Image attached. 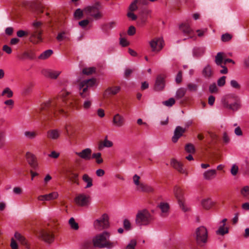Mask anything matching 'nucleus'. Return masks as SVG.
<instances>
[{
  "instance_id": "obj_54",
  "label": "nucleus",
  "mask_w": 249,
  "mask_h": 249,
  "mask_svg": "<svg viewBox=\"0 0 249 249\" xmlns=\"http://www.w3.org/2000/svg\"><path fill=\"white\" fill-rule=\"evenodd\" d=\"M230 85L233 88L239 89L241 88L240 84L235 80H231L230 82Z\"/></svg>"
},
{
  "instance_id": "obj_52",
  "label": "nucleus",
  "mask_w": 249,
  "mask_h": 249,
  "mask_svg": "<svg viewBox=\"0 0 249 249\" xmlns=\"http://www.w3.org/2000/svg\"><path fill=\"white\" fill-rule=\"evenodd\" d=\"M95 71V69L93 67L86 68L83 70V73L84 74L89 75L93 73Z\"/></svg>"
},
{
  "instance_id": "obj_26",
  "label": "nucleus",
  "mask_w": 249,
  "mask_h": 249,
  "mask_svg": "<svg viewBox=\"0 0 249 249\" xmlns=\"http://www.w3.org/2000/svg\"><path fill=\"white\" fill-rule=\"evenodd\" d=\"M201 204L203 208L207 210L211 209L214 205V203L209 198L203 199Z\"/></svg>"
},
{
  "instance_id": "obj_37",
  "label": "nucleus",
  "mask_w": 249,
  "mask_h": 249,
  "mask_svg": "<svg viewBox=\"0 0 249 249\" xmlns=\"http://www.w3.org/2000/svg\"><path fill=\"white\" fill-rule=\"evenodd\" d=\"M53 52L52 50H47L40 54L38 56V58L41 60L46 59L53 54Z\"/></svg>"
},
{
  "instance_id": "obj_35",
  "label": "nucleus",
  "mask_w": 249,
  "mask_h": 249,
  "mask_svg": "<svg viewBox=\"0 0 249 249\" xmlns=\"http://www.w3.org/2000/svg\"><path fill=\"white\" fill-rule=\"evenodd\" d=\"M24 136L28 139H34L38 135L36 131H26L24 133Z\"/></svg>"
},
{
  "instance_id": "obj_30",
  "label": "nucleus",
  "mask_w": 249,
  "mask_h": 249,
  "mask_svg": "<svg viewBox=\"0 0 249 249\" xmlns=\"http://www.w3.org/2000/svg\"><path fill=\"white\" fill-rule=\"evenodd\" d=\"M82 180L83 181L87 183L85 188H89L93 186L92 178L90 177L88 174H85L82 176Z\"/></svg>"
},
{
  "instance_id": "obj_3",
  "label": "nucleus",
  "mask_w": 249,
  "mask_h": 249,
  "mask_svg": "<svg viewBox=\"0 0 249 249\" xmlns=\"http://www.w3.org/2000/svg\"><path fill=\"white\" fill-rule=\"evenodd\" d=\"M222 103L224 107L233 111L240 107V100L238 96L233 94L225 95L222 99Z\"/></svg>"
},
{
  "instance_id": "obj_47",
  "label": "nucleus",
  "mask_w": 249,
  "mask_h": 249,
  "mask_svg": "<svg viewBox=\"0 0 249 249\" xmlns=\"http://www.w3.org/2000/svg\"><path fill=\"white\" fill-rule=\"evenodd\" d=\"M136 245L137 240L135 239H133L130 241L125 249H135Z\"/></svg>"
},
{
  "instance_id": "obj_33",
  "label": "nucleus",
  "mask_w": 249,
  "mask_h": 249,
  "mask_svg": "<svg viewBox=\"0 0 249 249\" xmlns=\"http://www.w3.org/2000/svg\"><path fill=\"white\" fill-rule=\"evenodd\" d=\"M68 178L69 179L74 183L78 184V174L72 171L69 173Z\"/></svg>"
},
{
  "instance_id": "obj_49",
  "label": "nucleus",
  "mask_w": 249,
  "mask_h": 249,
  "mask_svg": "<svg viewBox=\"0 0 249 249\" xmlns=\"http://www.w3.org/2000/svg\"><path fill=\"white\" fill-rule=\"evenodd\" d=\"M175 103V100L173 98H170L168 100L162 102V104L166 107H171Z\"/></svg>"
},
{
  "instance_id": "obj_31",
  "label": "nucleus",
  "mask_w": 249,
  "mask_h": 249,
  "mask_svg": "<svg viewBox=\"0 0 249 249\" xmlns=\"http://www.w3.org/2000/svg\"><path fill=\"white\" fill-rule=\"evenodd\" d=\"M202 75L206 78H209L212 76L213 74V71L211 67L209 65H207L205 66L202 71Z\"/></svg>"
},
{
  "instance_id": "obj_61",
  "label": "nucleus",
  "mask_w": 249,
  "mask_h": 249,
  "mask_svg": "<svg viewBox=\"0 0 249 249\" xmlns=\"http://www.w3.org/2000/svg\"><path fill=\"white\" fill-rule=\"evenodd\" d=\"M218 89L215 84L211 85L209 87V91L211 93H216L217 92Z\"/></svg>"
},
{
  "instance_id": "obj_56",
  "label": "nucleus",
  "mask_w": 249,
  "mask_h": 249,
  "mask_svg": "<svg viewBox=\"0 0 249 249\" xmlns=\"http://www.w3.org/2000/svg\"><path fill=\"white\" fill-rule=\"evenodd\" d=\"M123 226L124 229L126 230H130L131 229V223L127 219H124L123 221Z\"/></svg>"
},
{
  "instance_id": "obj_4",
  "label": "nucleus",
  "mask_w": 249,
  "mask_h": 249,
  "mask_svg": "<svg viewBox=\"0 0 249 249\" xmlns=\"http://www.w3.org/2000/svg\"><path fill=\"white\" fill-rule=\"evenodd\" d=\"M42 22L35 21L32 24V30L29 32L30 40L34 43H37L42 40L41 35Z\"/></svg>"
},
{
  "instance_id": "obj_25",
  "label": "nucleus",
  "mask_w": 249,
  "mask_h": 249,
  "mask_svg": "<svg viewBox=\"0 0 249 249\" xmlns=\"http://www.w3.org/2000/svg\"><path fill=\"white\" fill-rule=\"evenodd\" d=\"M69 93V92L66 90H62L59 93V97L55 99L57 102H58V101H60V102L58 103V106L60 108H62V107L64 105L66 98Z\"/></svg>"
},
{
  "instance_id": "obj_16",
  "label": "nucleus",
  "mask_w": 249,
  "mask_h": 249,
  "mask_svg": "<svg viewBox=\"0 0 249 249\" xmlns=\"http://www.w3.org/2000/svg\"><path fill=\"white\" fill-rule=\"evenodd\" d=\"M125 124L124 118L119 113L114 115L112 119V124L116 127H122Z\"/></svg>"
},
{
  "instance_id": "obj_14",
  "label": "nucleus",
  "mask_w": 249,
  "mask_h": 249,
  "mask_svg": "<svg viewBox=\"0 0 249 249\" xmlns=\"http://www.w3.org/2000/svg\"><path fill=\"white\" fill-rule=\"evenodd\" d=\"M40 237L46 243H51L54 240V235L53 231L50 230H44L40 233Z\"/></svg>"
},
{
  "instance_id": "obj_62",
  "label": "nucleus",
  "mask_w": 249,
  "mask_h": 249,
  "mask_svg": "<svg viewBox=\"0 0 249 249\" xmlns=\"http://www.w3.org/2000/svg\"><path fill=\"white\" fill-rule=\"evenodd\" d=\"M175 81H176V83L178 84H179L181 82V81H182V72L181 71H179L178 73V74L176 77Z\"/></svg>"
},
{
  "instance_id": "obj_44",
  "label": "nucleus",
  "mask_w": 249,
  "mask_h": 249,
  "mask_svg": "<svg viewBox=\"0 0 249 249\" xmlns=\"http://www.w3.org/2000/svg\"><path fill=\"white\" fill-rule=\"evenodd\" d=\"M139 2V0H134L129 6V10L131 12H134L138 9L137 4Z\"/></svg>"
},
{
  "instance_id": "obj_19",
  "label": "nucleus",
  "mask_w": 249,
  "mask_h": 249,
  "mask_svg": "<svg viewBox=\"0 0 249 249\" xmlns=\"http://www.w3.org/2000/svg\"><path fill=\"white\" fill-rule=\"evenodd\" d=\"M91 150L89 148H87L83 149L80 152H76L75 154L81 159L88 160L91 158Z\"/></svg>"
},
{
  "instance_id": "obj_46",
  "label": "nucleus",
  "mask_w": 249,
  "mask_h": 249,
  "mask_svg": "<svg viewBox=\"0 0 249 249\" xmlns=\"http://www.w3.org/2000/svg\"><path fill=\"white\" fill-rule=\"evenodd\" d=\"M69 224L71 226V227L75 230H78L79 228V226L78 223L75 221L73 217H71L69 221Z\"/></svg>"
},
{
  "instance_id": "obj_29",
  "label": "nucleus",
  "mask_w": 249,
  "mask_h": 249,
  "mask_svg": "<svg viewBox=\"0 0 249 249\" xmlns=\"http://www.w3.org/2000/svg\"><path fill=\"white\" fill-rule=\"evenodd\" d=\"M180 30L186 35H190L193 32L188 23L185 22L179 26Z\"/></svg>"
},
{
  "instance_id": "obj_60",
  "label": "nucleus",
  "mask_w": 249,
  "mask_h": 249,
  "mask_svg": "<svg viewBox=\"0 0 249 249\" xmlns=\"http://www.w3.org/2000/svg\"><path fill=\"white\" fill-rule=\"evenodd\" d=\"M140 177L136 174H135L133 177V182L136 186H137L138 185H139V184H140L141 183L140 182Z\"/></svg>"
},
{
  "instance_id": "obj_48",
  "label": "nucleus",
  "mask_w": 249,
  "mask_h": 249,
  "mask_svg": "<svg viewBox=\"0 0 249 249\" xmlns=\"http://www.w3.org/2000/svg\"><path fill=\"white\" fill-rule=\"evenodd\" d=\"M68 37L66 36V32L65 31L61 32L59 33L56 39L58 41H62L64 39H68Z\"/></svg>"
},
{
  "instance_id": "obj_13",
  "label": "nucleus",
  "mask_w": 249,
  "mask_h": 249,
  "mask_svg": "<svg viewBox=\"0 0 249 249\" xmlns=\"http://www.w3.org/2000/svg\"><path fill=\"white\" fill-rule=\"evenodd\" d=\"M25 157L27 162L32 168L35 169L37 168L38 166V163L37 158L35 155L31 152H27L26 153Z\"/></svg>"
},
{
  "instance_id": "obj_22",
  "label": "nucleus",
  "mask_w": 249,
  "mask_h": 249,
  "mask_svg": "<svg viewBox=\"0 0 249 249\" xmlns=\"http://www.w3.org/2000/svg\"><path fill=\"white\" fill-rule=\"evenodd\" d=\"M216 173V171L215 169L208 170L203 173V178L207 180H211L215 178Z\"/></svg>"
},
{
  "instance_id": "obj_18",
  "label": "nucleus",
  "mask_w": 249,
  "mask_h": 249,
  "mask_svg": "<svg viewBox=\"0 0 249 249\" xmlns=\"http://www.w3.org/2000/svg\"><path fill=\"white\" fill-rule=\"evenodd\" d=\"M171 165L180 173L187 175V173L185 169L183 168V165L179 161L176 160L172 159L171 161Z\"/></svg>"
},
{
  "instance_id": "obj_7",
  "label": "nucleus",
  "mask_w": 249,
  "mask_h": 249,
  "mask_svg": "<svg viewBox=\"0 0 249 249\" xmlns=\"http://www.w3.org/2000/svg\"><path fill=\"white\" fill-rule=\"evenodd\" d=\"M60 102V101H58V102H56V100L55 99L48 100L41 104L40 109L44 110L50 107H51L52 113L55 116H57L58 114L63 113L64 112V110L62 108H60L58 106V103Z\"/></svg>"
},
{
  "instance_id": "obj_32",
  "label": "nucleus",
  "mask_w": 249,
  "mask_h": 249,
  "mask_svg": "<svg viewBox=\"0 0 249 249\" xmlns=\"http://www.w3.org/2000/svg\"><path fill=\"white\" fill-rule=\"evenodd\" d=\"M112 145L113 142L111 141L108 140L107 137H106L102 142H101L99 143V148L101 149L104 147H110L112 146Z\"/></svg>"
},
{
  "instance_id": "obj_55",
  "label": "nucleus",
  "mask_w": 249,
  "mask_h": 249,
  "mask_svg": "<svg viewBox=\"0 0 249 249\" xmlns=\"http://www.w3.org/2000/svg\"><path fill=\"white\" fill-rule=\"evenodd\" d=\"M238 170H239V168H238V166L236 164H234L231 166V173L232 175L235 176L237 175V174L238 172Z\"/></svg>"
},
{
  "instance_id": "obj_6",
  "label": "nucleus",
  "mask_w": 249,
  "mask_h": 249,
  "mask_svg": "<svg viewBox=\"0 0 249 249\" xmlns=\"http://www.w3.org/2000/svg\"><path fill=\"white\" fill-rule=\"evenodd\" d=\"M95 84V79H89L82 81L79 85V94L81 98L91 96L89 89L93 87Z\"/></svg>"
},
{
  "instance_id": "obj_63",
  "label": "nucleus",
  "mask_w": 249,
  "mask_h": 249,
  "mask_svg": "<svg viewBox=\"0 0 249 249\" xmlns=\"http://www.w3.org/2000/svg\"><path fill=\"white\" fill-rule=\"evenodd\" d=\"M59 153L55 151H52L49 155L48 156L50 158L53 159H57L59 156Z\"/></svg>"
},
{
  "instance_id": "obj_17",
  "label": "nucleus",
  "mask_w": 249,
  "mask_h": 249,
  "mask_svg": "<svg viewBox=\"0 0 249 249\" xmlns=\"http://www.w3.org/2000/svg\"><path fill=\"white\" fill-rule=\"evenodd\" d=\"M185 131V128L180 126H177L174 130V135L172 138V142L174 143L177 142L178 139L183 135Z\"/></svg>"
},
{
  "instance_id": "obj_9",
  "label": "nucleus",
  "mask_w": 249,
  "mask_h": 249,
  "mask_svg": "<svg viewBox=\"0 0 249 249\" xmlns=\"http://www.w3.org/2000/svg\"><path fill=\"white\" fill-rule=\"evenodd\" d=\"M196 240L198 245H202L207 242L208 230L204 226L197 228L195 232Z\"/></svg>"
},
{
  "instance_id": "obj_39",
  "label": "nucleus",
  "mask_w": 249,
  "mask_h": 249,
  "mask_svg": "<svg viewBox=\"0 0 249 249\" xmlns=\"http://www.w3.org/2000/svg\"><path fill=\"white\" fill-rule=\"evenodd\" d=\"M223 61V53L219 52L215 56V62L217 65H221Z\"/></svg>"
},
{
  "instance_id": "obj_50",
  "label": "nucleus",
  "mask_w": 249,
  "mask_h": 249,
  "mask_svg": "<svg viewBox=\"0 0 249 249\" xmlns=\"http://www.w3.org/2000/svg\"><path fill=\"white\" fill-rule=\"evenodd\" d=\"M185 150L188 153H194L195 152V148L194 146L191 143H188L185 146Z\"/></svg>"
},
{
  "instance_id": "obj_5",
  "label": "nucleus",
  "mask_w": 249,
  "mask_h": 249,
  "mask_svg": "<svg viewBox=\"0 0 249 249\" xmlns=\"http://www.w3.org/2000/svg\"><path fill=\"white\" fill-rule=\"evenodd\" d=\"M153 220V217L150 213L147 210H142L137 213L135 223L139 226H147L151 223Z\"/></svg>"
},
{
  "instance_id": "obj_42",
  "label": "nucleus",
  "mask_w": 249,
  "mask_h": 249,
  "mask_svg": "<svg viewBox=\"0 0 249 249\" xmlns=\"http://www.w3.org/2000/svg\"><path fill=\"white\" fill-rule=\"evenodd\" d=\"M91 158L96 159V161L98 164H100L102 163L103 161V160L101 158V153L98 152L96 153H93L92 155Z\"/></svg>"
},
{
  "instance_id": "obj_1",
  "label": "nucleus",
  "mask_w": 249,
  "mask_h": 249,
  "mask_svg": "<svg viewBox=\"0 0 249 249\" xmlns=\"http://www.w3.org/2000/svg\"><path fill=\"white\" fill-rule=\"evenodd\" d=\"M110 235V233L107 231L97 234L92 240L94 246L99 248L110 249L113 248L117 244V242L110 241L109 240Z\"/></svg>"
},
{
  "instance_id": "obj_24",
  "label": "nucleus",
  "mask_w": 249,
  "mask_h": 249,
  "mask_svg": "<svg viewBox=\"0 0 249 249\" xmlns=\"http://www.w3.org/2000/svg\"><path fill=\"white\" fill-rule=\"evenodd\" d=\"M121 90V87L120 86H113L108 87L105 91L104 95L105 96L108 95H114L118 93Z\"/></svg>"
},
{
  "instance_id": "obj_57",
  "label": "nucleus",
  "mask_w": 249,
  "mask_h": 249,
  "mask_svg": "<svg viewBox=\"0 0 249 249\" xmlns=\"http://www.w3.org/2000/svg\"><path fill=\"white\" fill-rule=\"evenodd\" d=\"M4 104L8 107L9 109H12L14 105V101L12 99L5 101Z\"/></svg>"
},
{
  "instance_id": "obj_38",
  "label": "nucleus",
  "mask_w": 249,
  "mask_h": 249,
  "mask_svg": "<svg viewBox=\"0 0 249 249\" xmlns=\"http://www.w3.org/2000/svg\"><path fill=\"white\" fill-rule=\"evenodd\" d=\"M1 95L5 96L7 98H10L13 96V92L9 88L6 87L1 92Z\"/></svg>"
},
{
  "instance_id": "obj_51",
  "label": "nucleus",
  "mask_w": 249,
  "mask_h": 249,
  "mask_svg": "<svg viewBox=\"0 0 249 249\" xmlns=\"http://www.w3.org/2000/svg\"><path fill=\"white\" fill-rule=\"evenodd\" d=\"M232 37L231 35L229 33H226L222 35L221 40L223 42L229 41L231 39Z\"/></svg>"
},
{
  "instance_id": "obj_23",
  "label": "nucleus",
  "mask_w": 249,
  "mask_h": 249,
  "mask_svg": "<svg viewBox=\"0 0 249 249\" xmlns=\"http://www.w3.org/2000/svg\"><path fill=\"white\" fill-rule=\"evenodd\" d=\"M42 73L45 76L52 79H56L60 73L59 71H54L51 70H44Z\"/></svg>"
},
{
  "instance_id": "obj_11",
  "label": "nucleus",
  "mask_w": 249,
  "mask_h": 249,
  "mask_svg": "<svg viewBox=\"0 0 249 249\" xmlns=\"http://www.w3.org/2000/svg\"><path fill=\"white\" fill-rule=\"evenodd\" d=\"M90 200L89 196L85 194H79L74 198L76 204L81 207L88 206L90 203Z\"/></svg>"
},
{
  "instance_id": "obj_10",
  "label": "nucleus",
  "mask_w": 249,
  "mask_h": 249,
  "mask_svg": "<svg viewBox=\"0 0 249 249\" xmlns=\"http://www.w3.org/2000/svg\"><path fill=\"white\" fill-rule=\"evenodd\" d=\"M95 229L101 230L107 228L109 226L108 215L105 213L101 217L95 220L93 223Z\"/></svg>"
},
{
  "instance_id": "obj_12",
  "label": "nucleus",
  "mask_w": 249,
  "mask_h": 249,
  "mask_svg": "<svg viewBox=\"0 0 249 249\" xmlns=\"http://www.w3.org/2000/svg\"><path fill=\"white\" fill-rule=\"evenodd\" d=\"M149 44L152 51L158 53L159 52L163 47V40L160 37H156L150 41Z\"/></svg>"
},
{
  "instance_id": "obj_20",
  "label": "nucleus",
  "mask_w": 249,
  "mask_h": 249,
  "mask_svg": "<svg viewBox=\"0 0 249 249\" xmlns=\"http://www.w3.org/2000/svg\"><path fill=\"white\" fill-rule=\"evenodd\" d=\"M165 86L164 78L161 75L157 76L155 84V89L157 91L162 90Z\"/></svg>"
},
{
  "instance_id": "obj_15",
  "label": "nucleus",
  "mask_w": 249,
  "mask_h": 249,
  "mask_svg": "<svg viewBox=\"0 0 249 249\" xmlns=\"http://www.w3.org/2000/svg\"><path fill=\"white\" fill-rule=\"evenodd\" d=\"M83 101L81 102V108L85 111L90 109L93 105V99L91 96L82 98Z\"/></svg>"
},
{
  "instance_id": "obj_43",
  "label": "nucleus",
  "mask_w": 249,
  "mask_h": 249,
  "mask_svg": "<svg viewBox=\"0 0 249 249\" xmlns=\"http://www.w3.org/2000/svg\"><path fill=\"white\" fill-rule=\"evenodd\" d=\"M15 238L18 241L22 244H25L26 243L25 238L22 236L20 233L16 232L15 233Z\"/></svg>"
},
{
  "instance_id": "obj_64",
  "label": "nucleus",
  "mask_w": 249,
  "mask_h": 249,
  "mask_svg": "<svg viewBox=\"0 0 249 249\" xmlns=\"http://www.w3.org/2000/svg\"><path fill=\"white\" fill-rule=\"evenodd\" d=\"M136 33V29L134 26H131L129 27L128 30L127 31V34L129 36H133Z\"/></svg>"
},
{
  "instance_id": "obj_8",
  "label": "nucleus",
  "mask_w": 249,
  "mask_h": 249,
  "mask_svg": "<svg viewBox=\"0 0 249 249\" xmlns=\"http://www.w3.org/2000/svg\"><path fill=\"white\" fill-rule=\"evenodd\" d=\"M174 194L181 210L184 212L189 211L190 207L187 206L185 203L183 190L179 187L176 186L174 188Z\"/></svg>"
},
{
  "instance_id": "obj_21",
  "label": "nucleus",
  "mask_w": 249,
  "mask_h": 249,
  "mask_svg": "<svg viewBox=\"0 0 249 249\" xmlns=\"http://www.w3.org/2000/svg\"><path fill=\"white\" fill-rule=\"evenodd\" d=\"M61 131L57 129H51L47 131V137L48 139L55 140L59 139L61 135Z\"/></svg>"
},
{
  "instance_id": "obj_58",
  "label": "nucleus",
  "mask_w": 249,
  "mask_h": 249,
  "mask_svg": "<svg viewBox=\"0 0 249 249\" xmlns=\"http://www.w3.org/2000/svg\"><path fill=\"white\" fill-rule=\"evenodd\" d=\"M89 23V20L88 19L82 20L78 22V25L82 28L86 27Z\"/></svg>"
},
{
  "instance_id": "obj_27",
  "label": "nucleus",
  "mask_w": 249,
  "mask_h": 249,
  "mask_svg": "<svg viewBox=\"0 0 249 249\" xmlns=\"http://www.w3.org/2000/svg\"><path fill=\"white\" fill-rule=\"evenodd\" d=\"M137 190L139 191L143 192H152L153 189L150 186L141 182L137 186Z\"/></svg>"
},
{
  "instance_id": "obj_45",
  "label": "nucleus",
  "mask_w": 249,
  "mask_h": 249,
  "mask_svg": "<svg viewBox=\"0 0 249 249\" xmlns=\"http://www.w3.org/2000/svg\"><path fill=\"white\" fill-rule=\"evenodd\" d=\"M48 200L50 201L57 199L59 196L58 193L57 192H53L50 194H47Z\"/></svg>"
},
{
  "instance_id": "obj_2",
  "label": "nucleus",
  "mask_w": 249,
  "mask_h": 249,
  "mask_svg": "<svg viewBox=\"0 0 249 249\" xmlns=\"http://www.w3.org/2000/svg\"><path fill=\"white\" fill-rule=\"evenodd\" d=\"M102 5L99 2L87 6L84 8V13L88 17L95 20H99L103 18V14L101 11Z\"/></svg>"
},
{
  "instance_id": "obj_28",
  "label": "nucleus",
  "mask_w": 249,
  "mask_h": 249,
  "mask_svg": "<svg viewBox=\"0 0 249 249\" xmlns=\"http://www.w3.org/2000/svg\"><path fill=\"white\" fill-rule=\"evenodd\" d=\"M159 207L161 212V215L163 216H165L167 215L169 210V205L166 202H160L159 205Z\"/></svg>"
},
{
  "instance_id": "obj_41",
  "label": "nucleus",
  "mask_w": 249,
  "mask_h": 249,
  "mask_svg": "<svg viewBox=\"0 0 249 249\" xmlns=\"http://www.w3.org/2000/svg\"><path fill=\"white\" fill-rule=\"evenodd\" d=\"M185 93V89L183 88H180L178 89L176 92V98L178 99H181L184 96Z\"/></svg>"
},
{
  "instance_id": "obj_34",
  "label": "nucleus",
  "mask_w": 249,
  "mask_h": 249,
  "mask_svg": "<svg viewBox=\"0 0 249 249\" xmlns=\"http://www.w3.org/2000/svg\"><path fill=\"white\" fill-rule=\"evenodd\" d=\"M229 232V228L225 225H220L218 229L216 231V233L218 235H224Z\"/></svg>"
},
{
  "instance_id": "obj_40",
  "label": "nucleus",
  "mask_w": 249,
  "mask_h": 249,
  "mask_svg": "<svg viewBox=\"0 0 249 249\" xmlns=\"http://www.w3.org/2000/svg\"><path fill=\"white\" fill-rule=\"evenodd\" d=\"M240 193L243 197L249 199V186L243 187L240 190Z\"/></svg>"
},
{
  "instance_id": "obj_59",
  "label": "nucleus",
  "mask_w": 249,
  "mask_h": 249,
  "mask_svg": "<svg viewBox=\"0 0 249 249\" xmlns=\"http://www.w3.org/2000/svg\"><path fill=\"white\" fill-rule=\"evenodd\" d=\"M120 44L122 47H126L129 45V42L125 38L120 37Z\"/></svg>"
},
{
  "instance_id": "obj_36",
  "label": "nucleus",
  "mask_w": 249,
  "mask_h": 249,
  "mask_svg": "<svg viewBox=\"0 0 249 249\" xmlns=\"http://www.w3.org/2000/svg\"><path fill=\"white\" fill-rule=\"evenodd\" d=\"M84 13H85L84 8L83 10H82L80 8L77 9L73 14L74 18L77 20L81 19L83 17Z\"/></svg>"
},
{
  "instance_id": "obj_53",
  "label": "nucleus",
  "mask_w": 249,
  "mask_h": 249,
  "mask_svg": "<svg viewBox=\"0 0 249 249\" xmlns=\"http://www.w3.org/2000/svg\"><path fill=\"white\" fill-rule=\"evenodd\" d=\"M226 77L223 76L219 78L217 80V85L219 87H223L225 85L226 83Z\"/></svg>"
}]
</instances>
